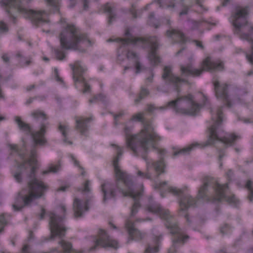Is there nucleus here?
Here are the masks:
<instances>
[{
    "instance_id": "nucleus-1",
    "label": "nucleus",
    "mask_w": 253,
    "mask_h": 253,
    "mask_svg": "<svg viewBox=\"0 0 253 253\" xmlns=\"http://www.w3.org/2000/svg\"><path fill=\"white\" fill-rule=\"evenodd\" d=\"M10 149L12 152L18 154L23 159V162L18 166V171L13 175L18 182L22 180V174L27 173L30 178L28 183V188L23 189L19 193L12 207L16 211L21 210L24 206L30 205L34 200L42 197L47 189V186L43 182L35 177V172L38 169L37 161L35 158L36 151L32 150L29 158H25L24 153L22 152L17 145L10 144Z\"/></svg>"
},
{
    "instance_id": "nucleus-2",
    "label": "nucleus",
    "mask_w": 253,
    "mask_h": 253,
    "mask_svg": "<svg viewBox=\"0 0 253 253\" xmlns=\"http://www.w3.org/2000/svg\"><path fill=\"white\" fill-rule=\"evenodd\" d=\"M117 156L113 161L114 171L116 181L115 184L105 182L101 185V191L103 194V201L114 198L117 191L123 196H129L133 198L134 203L131 210V216H134L140 207L139 198L142 195V191H136L133 188L132 178L126 171L123 170L119 165L120 158L123 153V148L117 147Z\"/></svg>"
},
{
    "instance_id": "nucleus-3",
    "label": "nucleus",
    "mask_w": 253,
    "mask_h": 253,
    "mask_svg": "<svg viewBox=\"0 0 253 253\" xmlns=\"http://www.w3.org/2000/svg\"><path fill=\"white\" fill-rule=\"evenodd\" d=\"M132 119L143 124V128L135 135L126 133V144L132 154L141 156L146 160V154L151 147L155 148V142L160 140V137L154 131L149 121L146 120L142 114L138 113L133 116Z\"/></svg>"
},
{
    "instance_id": "nucleus-4",
    "label": "nucleus",
    "mask_w": 253,
    "mask_h": 253,
    "mask_svg": "<svg viewBox=\"0 0 253 253\" xmlns=\"http://www.w3.org/2000/svg\"><path fill=\"white\" fill-rule=\"evenodd\" d=\"M198 197L212 202L225 200L234 205H236L238 202L235 195L229 193L227 184L220 185L217 181L208 177L204 179L203 184L199 188Z\"/></svg>"
},
{
    "instance_id": "nucleus-5",
    "label": "nucleus",
    "mask_w": 253,
    "mask_h": 253,
    "mask_svg": "<svg viewBox=\"0 0 253 253\" xmlns=\"http://www.w3.org/2000/svg\"><path fill=\"white\" fill-rule=\"evenodd\" d=\"M146 210L149 212L158 214L160 218L166 220L167 228L169 230L170 233L174 235L172 238L173 251H172V249H170L168 253L176 252L175 248L176 245L179 243H182L183 245L189 237L187 235H184L181 233L176 223L173 220L172 216L169 210L164 209L159 204L156 203L147 206Z\"/></svg>"
},
{
    "instance_id": "nucleus-6",
    "label": "nucleus",
    "mask_w": 253,
    "mask_h": 253,
    "mask_svg": "<svg viewBox=\"0 0 253 253\" xmlns=\"http://www.w3.org/2000/svg\"><path fill=\"white\" fill-rule=\"evenodd\" d=\"M61 22L64 28L60 35L61 45L63 48L77 49L79 46L91 44L88 38L79 35L73 25L69 24L65 19H61Z\"/></svg>"
},
{
    "instance_id": "nucleus-7",
    "label": "nucleus",
    "mask_w": 253,
    "mask_h": 253,
    "mask_svg": "<svg viewBox=\"0 0 253 253\" xmlns=\"http://www.w3.org/2000/svg\"><path fill=\"white\" fill-rule=\"evenodd\" d=\"M32 116L41 123L40 130L34 132H32L29 125L23 122L20 117H16L15 121L20 130L31 135L35 145H44L47 142L44 135L49 126V123L45 122L47 117L42 112H34Z\"/></svg>"
},
{
    "instance_id": "nucleus-8",
    "label": "nucleus",
    "mask_w": 253,
    "mask_h": 253,
    "mask_svg": "<svg viewBox=\"0 0 253 253\" xmlns=\"http://www.w3.org/2000/svg\"><path fill=\"white\" fill-rule=\"evenodd\" d=\"M211 121L213 125L209 128V136L206 145L213 144L215 140H219L225 144L231 145L239 137L234 134H230L224 137H220L216 133L217 126H219L223 121L222 112H211Z\"/></svg>"
},
{
    "instance_id": "nucleus-9",
    "label": "nucleus",
    "mask_w": 253,
    "mask_h": 253,
    "mask_svg": "<svg viewBox=\"0 0 253 253\" xmlns=\"http://www.w3.org/2000/svg\"><path fill=\"white\" fill-rule=\"evenodd\" d=\"M58 213L62 214H57L53 212H49V226L51 232L50 238L53 239L58 236L62 238L65 235L66 228L63 222L65 216L66 209L65 206L60 205L58 208Z\"/></svg>"
},
{
    "instance_id": "nucleus-10",
    "label": "nucleus",
    "mask_w": 253,
    "mask_h": 253,
    "mask_svg": "<svg viewBox=\"0 0 253 253\" xmlns=\"http://www.w3.org/2000/svg\"><path fill=\"white\" fill-rule=\"evenodd\" d=\"M20 0H2L0 3L1 5H5L9 7H15L26 17L38 21H46L45 18L47 16V14L45 12L23 8L20 5Z\"/></svg>"
},
{
    "instance_id": "nucleus-11",
    "label": "nucleus",
    "mask_w": 253,
    "mask_h": 253,
    "mask_svg": "<svg viewBox=\"0 0 253 253\" xmlns=\"http://www.w3.org/2000/svg\"><path fill=\"white\" fill-rule=\"evenodd\" d=\"M118 245V242L109 236L105 230L100 229L98 232V238L95 240L94 246L90 248L89 251L95 250L98 246L103 248L111 247L117 249Z\"/></svg>"
},
{
    "instance_id": "nucleus-12",
    "label": "nucleus",
    "mask_w": 253,
    "mask_h": 253,
    "mask_svg": "<svg viewBox=\"0 0 253 253\" xmlns=\"http://www.w3.org/2000/svg\"><path fill=\"white\" fill-rule=\"evenodd\" d=\"M179 214L180 215H184L187 223L190 225L192 222V218L187 213H184L185 211L190 207L195 205L196 200L189 195H183L179 200Z\"/></svg>"
},
{
    "instance_id": "nucleus-13",
    "label": "nucleus",
    "mask_w": 253,
    "mask_h": 253,
    "mask_svg": "<svg viewBox=\"0 0 253 253\" xmlns=\"http://www.w3.org/2000/svg\"><path fill=\"white\" fill-rule=\"evenodd\" d=\"M76 122V129L82 135L87 136L89 124L93 120L92 117H84L76 116L75 117Z\"/></svg>"
},
{
    "instance_id": "nucleus-14",
    "label": "nucleus",
    "mask_w": 253,
    "mask_h": 253,
    "mask_svg": "<svg viewBox=\"0 0 253 253\" xmlns=\"http://www.w3.org/2000/svg\"><path fill=\"white\" fill-rule=\"evenodd\" d=\"M125 225L129 234L128 242L133 240L139 241L145 238L146 235L145 233L141 232L136 229L134 227V223L130 220H127L126 221Z\"/></svg>"
},
{
    "instance_id": "nucleus-15",
    "label": "nucleus",
    "mask_w": 253,
    "mask_h": 253,
    "mask_svg": "<svg viewBox=\"0 0 253 253\" xmlns=\"http://www.w3.org/2000/svg\"><path fill=\"white\" fill-rule=\"evenodd\" d=\"M73 70L74 71V79L75 82H82L84 86V92H88L89 91L88 84L86 82L83 77L79 76L80 72L85 71V68L81 62H77L73 67Z\"/></svg>"
},
{
    "instance_id": "nucleus-16",
    "label": "nucleus",
    "mask_w": 253,
    "mask_h": 253,
    "mask_svg": "<svg viewBox=\"0 0 253 253\" xmlns=\"http://www.w3.org/2000/svg\"><path fill=\"white\" fill-rule=\"evenodd\" d=\"M248 14V10L246 8H239L237 9L235 15L233 17L232 22L233 26L237 28L242 26L240 22L246 21V16Z\"/></svg>"
},
{
    "instance_id": "nucleus-17",
    "label": "nucleus",
    "mask_w": 253,
    "mask_h": 253,
    "mask_svg": "<svg viewBox=\"0 0 253 253\" xmlns=\"http://www.w3.org/2000/svg\"><path fill=\"white\" fill-rule=\"evenodd\" d=\"M90 199H87L84 203V206L83 205L81 201L78 199H74L73 203V209L74 211V215L76 217H81L84 210L87 211L89 209L88 205Z\"/></svg>"
},
{
    "instance_id": "nucleus-18",
    "label": "nucleus",
    "mask_w": 253,
    "mask_h": 253,
    "mask_svg": "<svg viewBox=\"0 0 253 253\" xmlns=\"http://www.w3.org/2000/svg\"><path fill=\"white\" fill-rule=\"evenodd\" d=\"M162 238V234L155 236L152 243L148 244L144 253H158Z\"/></svg>"
},
{
    "instance_id": "nucleus-19",
    "label": "nucleus",
    "mask_w": 253,
    "mask_h": 253,
    "mask_svg": "<svg viewBox=\"0 0 253 253\" xmlns=\"http://www.w3.org/2000/svg\"><path fill=\"white\" fill-rule=\"evenodd\" d=\"M223 68V65L220 61L213 62L210 58L205 59L202 65L203 70H211L213 69L221 70Z\"/></svg>"
},
{
    "instance_id": "nucleus-20",
    "label": "nucleus",
    "mask_w": 253,
    "mask_h": 253,
    "mask_svg": "<svg viewBox=\"0 0 253 253\" xmlns=\"http://www.w3.org/2000/svg\"><path fill=\"white\" fill-rule=\"evenodd\" d=\"M214 84L217 97H223L227 102V105L231 106L232 104L230 102L229 97L226 93V85L225 84L220 85L218 82H215Z\"/></svg>"
},
{
    "instance_id": "nucleus-21",
    "label": "nucleus",
    "mask_w": 253,
    "mask_h": 253,
    "mask_svg": "<svg viewBox=\"0 0 253 253\" xmlns=\"http://www.w3.org/2000/svg\"><path fill=\"white\" fill-rule=\"evenodd\" d=\"M181 102H185L192 106H194L196 105V103L193 99L192 96L189 95L185 97L184 99L170 102L168 104L167 109H175L178 104Z\"/></svg>"
},
{
    "instance_id": "nucleus-22",
    "label": "nucleus",
    "mask_w": 253,
    "mask_h": 253,
    "mask_svg": "<svg viewBox=\"0 0 253 253\" xmlns=\"http://www.w3.org/2000/svg\"><path fill=\"white\" fill-rule=\"evenodd\" d=\"M183 76H198L201 73V70L194 69L191 66H182L181 68Z\"/></svg>"
},
{
    "instance_id": "nucleus-23",
    "label": "nucleus",
    "mask_w": 253,
    "mask_h": 253,
    "mask_svg": "<svg viewBox=\"0 0 253 253\" xmlns=\"http://www.w3.org/2000/svg\"><path fill=\"white\" fill-rule=\"evenodd\" d=\"M163 78L164 79L175 83H178L181 81L180 79L171 74V68L169 66H166L165 67Z\"/></svg>"
},
{
    "instance_id": "nucleus-24",
    "label": "nucleus",
    "mask_w": 253,
    "mask_h": 253,
    "mask_svg": "<svg viewBox=\"0 0 253 253\" xmlns=\"http://www.w3.org/2000/svg\"><path fill=\"white\" fill-rule=\"evenodd\" d=\"M58 130L61 133L64 142L71 144L72 142L67 140L68 134L70 130L69 125L59 123L58 125Z\"/></svg>"
},
{
    "instance_id": "nucleus-25",
    "label": "nucleus",
    "mask_w": 253,
    "mask_h": 253,
    "mask_svg": "<svg viewBox=\"0 0 253 253\" xmlns=\"http://www.w3.org/2000/svg\"><path fill=\"white\" fill-rule=\"evenodd\" d=\"M59 244L62 247L64 253H83L82 251L73 249L72 244L68 242L62 240L59 242Z\"/></svg>"
},
{
    "instance_id": "nucleus-26",
    "label": "nucleus",
    "mask_w": 253,
    "mask_h": 253,
    "mask_svg": "<svg viewBox=\"0 0 253 253\" xmlns=\"http://www.w3.org/2000/svg\"><path fill=\"white\" fill-rule=\"evenodd\" d=\"M148 42L149 43L150 46H151L152 49V52L150 56V59L154 61V64H157L160 62L159 57L157 55L156 53L154 51V49L157 46V42L156 41L152 42L151 41H149Z\"/></svg>"
},
{
    "instance_id": "nucleus-27",
    "label": "nucleus",
    "mask_w": 253,
    "mask_h": 253,
    "mask_svg": "<svg viewBox=\"0 0 253 253\" xmlns=\"http://www.w3.org/2000/svg\"><path fill=\"white\" fill-rule=\"evenodd\" d=\"M128 58L132 60L136 69V73H138L140 71V65L138 62L137 56L133 52H129L127 55Z\"/></svg>"
},
{
    "instance_id": "nucleus-28",
    "label": "nucleus",
    "mask_w": 253,
    "mask_h": 253,
    "mask_svg": "<svg viewBox=\"0 0 253 253\" xmlns=\"http://www.w3.org/2000/svg\"><path fill=\"white\" fill-rule=\"evenodd\" d=\"M46 3L47 6L54 12L59 9V0H46Z\"/></svg>"
},
{
    "instance_id": "nucleus-29",
    "label": "nucleus",
    "mask_w": 253,
    "mask_h": 253,
    "mask_svg": "<svg viewBox=\"0 0 253 253\" xmlns=\"http://www.w3.org/2000/svg\"><path fill=\"white\" fill-rule=\"evenodd\" d=\"M197 144H193L190 146L184 148L180 150L179 151H175L174 153V156H177L178 155H186L189 153L190 151Z\"/></svg>"
},
{
    "instance_id": "nucleus-30",
    "label": "nucleus",
    "mask_w": 253,
    "mask_h": 253,
    "mask_svg": "<svg viewBox=\"0 0 253 253\" xmlns=\"http://www.w3.org/2000/svg\"><path fill=\"white\" fill-rule=\"evenodd\" d=\"M167 35L169 36H171L172 35H175L180 39L181 42H184V36L183 34L180 31H176L175 30H170L167 31Z\"/></svg>"
},
{
    "instance_id": "nucleus-31",
    "label": "nucleus",
    "mask_w": 253,
    "mask_h": 253,
    "mask_svg": "<svg viewBox=\"0 0 253 253\" xmlns=\"http://www.w3.org/2000/svg\"><path fill=\"white\" fill-rule=\"evenodd\" d=\"M246 187L250 191L248 198L251 202L253 200V182L251 180H248L247 182Z\"/></svg>"
},
{
    "instance_id": "nucleus-32",
    "label": "nucleus",
    "mask_w": 253,
    "mask_h": 253,
    "mask_svg": "<svg viewBox=\"0 0 253 253\" xmlns=\"http://www.w3.org/2000/svg\"><path fill=\"white\" fill-rule=\"evenodd\" d=\"M60 167H61V165H60V163L59 162V164L58 165H56L55 166L52 165L50 167H49V169L47 170L43 171L42 173H43V174H47L50 172L55 173L59 170V169H60Z\"/></svg>"
},
{
    "instance_id": "nucleus-33",
    "label": "nucleus",
    "mask_w": 253,
    "mask_h": 253,
    "mask_svg": "<svg viewBox=\"0 0 253 253\" xmlns=\"http://www.w3.org/2000/svg\"><path fill=\"white\" fill-rule=\"evenodd\" d=\"M154 167L155 170L158 172H163L164 163L162 160L159 161L154 163Z\"/></svg>"
},
{
    "instance_id": "nucleus-34",
    "label": "nucleus",
    "mask_w": 253,
    "mask_h": 253,
    "mask_svg": "<svg viewBox=\"0 0 253 253\" xmlns=\"http://www.w3.org/2000/svg\"><path fill=\"white\" fill-rule=\"evenodd\" d=\"M6 214L0 215V232L2 230L4 226L7 224V218Z\"/></svg>"
},
{
    "instance_id": "nucleus-35",
    "label": "nucleus",
    "mask_w": 253,
    "mask_h": 253,
    "mask_svg": "<svg viewBox=\"0 0 253 253\" xmlns=\"http://www.w3.org/2000/svg\"><path fill=\"white\" fill-rule=\"evenodd\" d=\"M71 159L72 161L74 162V165L79 168V169L81 170V175L82 176H84L85 174V171L84 170V169L80 165L79 162L77 161L74 156H71Z\"/></svg>"
},
{
    "instance_id": "nucleus-36",
    "label": "nucleus",
    "mask_w": 253,
    "mask_h": 253,
    "mask_svg": "<svg viewBox=\"0 0 253 253\" xmlns=\"http://www.w3.org/2000/svg\"><path fill=\"white\" fill-rule=\"evenodd\" d=\"M89 186L90 181L88 180H86L84 184V187L81 189V191L82 192L89 193L90 191Z\"/></svg>"
},
{
    "instance_id": "nucleus-37",
    "label": "nucleus",
    "mask_w": 253,
    "mask_h": 253,
    "mask_svg": "<svg viewBox=\"0 0 253 253\" xmlns=\"http://www.w3.org/2000/svg\"><path fill=\"white\" fill-rule=\"evenodd\" d=\"M137 175L143 179H149L151 178V174L148 172H144L141 170H138Z\"/></svg>"
},
{
    "instance_id": "nucleus-38",
    "label": "nucleus",
    "mask_w": 253,
    "mask_h": 253,
    "mask_svg": "<svg viewBox=\"0 0 253 253\" xmlns=\"http://www.w3.org/2000/svg\"><path fill=\"white\" fill-rule=\"evenodd\" d=\"M138 42H144V40L141 39H133L132 38H131L130 39H128L126 42L125 43H133L136 44Z\"/></svg>"
},
{
    "instance_id": "nucleus-39",
    "label": "nucleus",
    "mask_w": 253,
    "mask_h": 253,
    "mask_svg": "<svg viewBox=\"0 0 253 253\" xmlns=\"http://www.w3.org/2000/svg\"><path fill=\"white\" fill-rule=\"evenodd\" d=\"M169 192L172 193L175 195H180L182 193V190L177 189L176 188H170Z\"/></svg>"
},
{
    "instance_id": "nucleus-40",
    "label": "nucleus",
    "mask_w": 253,
    "mask_h": 253,
    "mask_svg": "<svg viewBox=\"0 0 253 253\" xmlns=\"http://www.w3.org/2000/svg\"><path fill=\"white\" fill-rule=\"evenodd\" d=\"M8 28L7 25L3 22H0V32L4 33L7 31Z\"/></svg>"
},
{
    "instance_id": "nucleus-41",
    "label": "nucleus",
    "mask_w": 253,
    "mask_h": 253,
    "mask_svg": "<svg viewBox=\"0 0 253 253\" xmlns=\"http://www.w3.org/2000/svg\"><path fill=\"white\" fill-rule=\"evenodd\" d=\"M178 113H181L182 115L183 116H195L197 115V112H178Z\"/></svg>"
},
{
    "instance_id": "nucleus-42",
    "label": "nucleus",
    "mask_w": 253,
    "mask_h": 253,
    "mask_svg": "<svg viewBox=\"0 0 253 253\" xmlns=\"http://www.w3.org/2000/svg\"><path fill=\"white\" fill-rule=\"evenodd\" d=\"M149 93V91L148 89L146 88H143L141 89L140 96L141 97H144L145 95L148 94Z\"/></svg>"
},
{
    "instance_id": "nucleus-43",
    "label": "nucleus",
    "mask_w": 253,
    "mask_h": 253,
    "mask_svg": "<svg viewBox=\"0 0 253 253\" xmlns=\"http://www.w3.org/2000/svg\"><path fill=\"white\" fill-rule=\"evenodd\" d=\"M112 114V115L113 116L114 118V119L115 121H116L118 119V118L122 116L123 114L121 113H119L118 114H115L114 113H111Z\"/></svg>"
},
{
    "instance_id": "nucleus-44",
    "label": "nucleus",
    "mask_w": 253,
    "mask_h": 253,
    "mask_svg": "<svg viewBox=\"0 0 253 253\" xmlns=\"http://www.w3.org/2000/svg\"><path fill=\"white\" fill-rule=\"evenodd\" d=\"M54 73L55 76L56 80L58 81H61V78L59 77L58 72L57 69H55Z\"/></svg>"
},
{
    "instance_id": "nucleus-45",
    "label": "nucleus",
    "mask_w": 253,
    "mask_h": 253,
    "mask_svg": "<svg viewBox=\"0 0 253 253\" xmlns=\"http://www.w3.org/2000/svg\"><path fill=\"white\" fill-rule=\"evenodd\" d=\"M34 238V233L32 231L29 232V236L28 237V241H30Z\"/></svg>"
},
{
    "instance_id": "nucleus-46",
    "label": "nucleus",
    "mask_w": 253,
    "mask_h": 253,
    "mask_svg": "<svg viewBox=\"0 0 253 253\" xmlns=\"http://www.w3.org/2000/svg\"><path fill=\"white\" fill-rule=\"evenodd\" d=\"M227 175L229 179H231L233 175V172L232 170H229L227 172Z\"/></svg>"
},
{
    "instance_id": "nucleus-47",
    "label": "nucleus",
    "mask_w": 253,
    "mask_h": 253,
    "mask_svg": "<svg viewBox=\"0 0 253 253\" xmlns=\"http://www.w3.org/2000/svg\"><path fill=\"white\" fill-rule=\"evenodd\" d=\"M56 56H57V57L59 59H63L65 57V55L63 53L59 54L58 52H57Z\"/></svg>"
},
{
    "instance_id": "nucleus-48",
    "label": "nucleus",
    "mask_w": 253,
    "mask_h": 253,
    "mask_svg": "<svg viewBox=\"0 0 253 253\" xmlns=\"http://www.w3.org/2000/svg\"><path fill=\"white\" fill-rule=\"evenodd\" d=\"M224 156V152L222 150H220L219 151V160H221L222 158Z\"/></svg>"
},
{
    "instance_id": "nucleus-49",
    "label": "nucleus",
    "mask_w": 253,
    "mask_h": 253,
    "mask_svg": "<svg viewBox=\"0 0 253 253\" xmlns=\"http://www.w3.org/2000/svg\"><path fill=\"white\" fill-rule=\"evenodd\" d=\"M44 214H45V210L44 209H42V211H41V213L40 214V218L41 219H42L43 218V217L44 216Z\"/></svg>"
},
{
    "instance_id": "nucleus-50",
    "label": "nucleus",
    "mask_w": 253,
    "mask_h": 253,
    "mask_svg": "<svg viewBox=\"0 0 253 253\" xmlns=\"http://www.w3.org/2000/svg\"><path fill=\"white\" fill-rule=\"evenodd\" d=\"M157 109H158V108H157V107H156V106H155L154 105H150L148 111H155V110H157Z\"/></svg>"
},
{
    "instance_id": "nucleus-51",
    "label": "nucleus",
    "mask_w": 253,
    "mask_h": 253,
    "mask_svg": "<svg viewBox=\"0 0 253 253\" xmlns=\"http://www.w3.org/2000/svg\"><path fill=\"white\" fill-rule=\"evenodd\" d=\"M146 220H151V219L149 218H147L146 219L144 218H138L136 220V222H141V221H145Z\"/></svg>"
},
{
    "instance_id": "nucleus-52",
    "label": "nucleus",
    "mask_w": 253,
    "mask_h": 253,
    "mask_svg": "<svg viewBox=\"0 0 253 253\" xmlns=\"http://www.w3.org/2000/svg\"><path fill=\"white\" fill-rule=\"evenodd\" d=\"M109 225L110 226V227L114 229H116L117 228V227L111 222H109Z\"/></svg>"
},
{
    "instance_id": "nucleus-53",
    "label": "nucleus",
    "mask_w": 253,
    "mask_h": 253,
    "mask_svg": "<svg viewBox=\"0 0 253 253\" xmlns=\"http://www.w3.org/2000/svg\"><path fill=\"white\" fill-rule=\"evenodd\" d=\"M2 58L5 61H7L8 60V57L7 55H3Z\"/></svg>"
},
{
    "instance_id": "nucleus-54",
    "label": "nucleus",
    "mask_w": 253,
    "mask_h": 253,
    "mask_svg": "<svg viewBox=\"0 0 253 253\" xmlns=\"http://www.w3.org/2000/svg\"><path fill=\"white\" fill-rule=\"evenodd\" d=\"M65 189H66V187H61V188H60L58 190L59 191H65Z\"/></svg>"
},
{
    "instance_id": "nucleus-55",
    "label": "nucleus",
    "mask_w": 253,
    "mask_h": 253,
    "mask_svg": "<svg viewBox=\"0 0 253 253\" xmlns=\"http://www.w3.org/2000/svg\"><path fill=\"white\" fill-rule=\"evenodd\" d=\"M249 253H253V248H252L249 249Z\"/></svg>"
},
{
    "instance_id": "nucleus-56",
    "label": "nucleus",
    "mask_w": 253,
    "mask_h": 253,
    "mask_svg": "<svg viewBox=\"0 0 253 253\" xmlns=\"http://www.w3.org/2000/svg\"><path fill=\"white\" fill-rule=\"evenodd\" d=\"M167 184V182L165 181L162 183H160V186H163L164 185Z\"/></svg>"
},
{
    "instance_id": "nucleus-57",
    "label": "nucleus",
    "mask_w": 253,
    "mask_h": 253,
    "mask_svg": "<svg viewBox=\"0 0 253 253\" xmlns=\"http://www.w3.org/2000/svg\"><path fill=\"white\" fill-rule=\"evenodd\" d=\"M220 231L222 234H224V232L223 231V228H221L220 229Z\"/></svg>"
},
{
    "instance_id": "nucleus-58",
    "label": "nucleus",
    "mask_w": 253,
    "mask_h": 253,
    "mask_svg": "<svg viewBox=\"0 0 253 253\" xmlns=\"http://www.w3.org/2000/svg\"><path fill=\"white\" fill-rule=\"evenodd\" d=\"M197 46H200V47L202 46L201 44L199 42H197Z\"/></svg>"
},
{
    "instance_id": "nucleus-59",
    "label": "nucleus",
    "mask_w": 253,
    "mask_h": 253,
    "mask_svg": "<svg viewBox=\"0 0 253 253\" xmlns=\"http://www.w3.org/2000/svg\"><path fill=\"white\" fill-rule=\"evenodd\" d=\"M4 119V118L3 117H1L0 116V121L3 120Z\"/></svg>"
},
{
    "instance_id": "nucleus-60",
    "label": "nucleus",
    "mask_w": 253,
    "mask_h": 253,
    "mask_svg": "<svg viewBox=\"0 0 253 253\" xmlns=\"http://www.w3.org/2000/svg\"><path fill=\"white\" fill-rule=\"evenodd\" d=\"M110 10H110V8H108V9H106V11H107V12H110Z\"/></svg>"
},
{
    "instance_id": "nucleus-61",
    "label": "nucleus",
    "mask_w": 253,
    "mask_h": 253,
    "mask_svg": "<svg viewBox=\"0 0 253 253\" xmlns=\"http://www.w3.org/2000/svg\"><path fill=\"white\" fill-rule=\"evenodd\" d=\"M235 150L238 152L240 151V150L238 148H235Z\"/></svg>"
},
{
    "instance_id": "nucleus-62",
    "label": "nucleus",
    "mask_w": 253,
    "mask_h": 253,
    "mask_svg": "<svg viewBox=\"0 0 253 253\" xmlns=\"http://www.w3.org/2000/svg\"><path fill=\"white\" fill-rule=\"evenodd\" d=\"M159 109H160V110H163V109H164V108L162 107H161L160 108H159Z\"/></svg>"
},
{
    "instance_id": "nucleus-63",
    "label": "nucleus",
    "mask_w": 253,
    "mask_h": 253,
    "mask_svg": "<svg viewBox=\"0 0 253 253\" xmlns=\"http://www.w3.org/2000/svg\"><path fill=\"white\" fill-rule=\"evenodd\" d=\"M163 152H164V151H160V153H162V154Z\"/></svg>"
},
{
    "instance_id": "nucleus-64",
    "label": "nucleus",
    "mask_w": 253,
    "mask_h": 253,
    "mask_svg": "<svg viewBox=\"0 0 253 253\" xmlns=\"http://www.w3.org/2000/svg\"><path fill=\"white\" fill-rule=\"evenodd\" d=\"M97 99H98V100L100 99V96H99V97H97Z\"/></svg>"
}]
</instances>
